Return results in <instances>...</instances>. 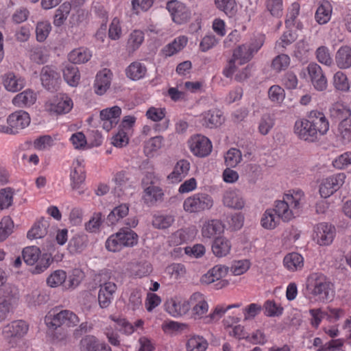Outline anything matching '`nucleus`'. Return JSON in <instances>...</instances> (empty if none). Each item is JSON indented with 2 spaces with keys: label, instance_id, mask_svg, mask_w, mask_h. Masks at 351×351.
Listing matches in <instances>:
<instances>
[{
  "label": "nucleus",
  "instance_id": "41",
  "mask_svg": "<svg viewBox=\"0 0 351 351\" xmlns=\"http://www.w3.org/2000/svg\"><path fill=\"white\" fill-rule=\"evenodd\" d=\"M335 62L339 69L350 68L351 66V47L347 45L341 47L336 53Z\"/></svg>",
  "mask_w": 351,
  "mask_h": 351
},
{
  "label": "nucleus",
  "instance_id": "47",
  "mask_svg": "<svg viewBox=\"0 0 351 351\" xmlns=\"http://www.w3.org/2000/svg\"><path fill=\"white\" fill-rule=\"evenodd\" d=\"M145 35L143 31L134 29L131 32L127 42V50L133 53L137 50L144 41Z\"/></svg>",
  "mask_w": 351,
  "mask_h": 351
},
{
  "label": "nucleus",
  "instance_id": "2",
  "mask_svg": "<svg viewBox=\"0 0 351 351\" xmlns=\"http://www.w3.org/2000/svg\"><path fill=\"white\" fill-rule=\"evenodd\" d=\"M306 288L309 293L322 302L332 300L334 295L333 285L325 276L317 273L308 278Z\"/></svg>",
  "mask_w": 351,
  "mask_h": 351
},
{
  "label": "nucleus",
  "instance_id": "5",
  "mask_svg": "<svg viewBox=\"0 0 351 351\" xmlns=\"http://www.w3.org/2000/svg\"><path fill=\"white\" fill-rule=\"evenodd\" d=\"M213 205V199L210 195L205 193H197L183 202V209L189 213H198L209 210Z\"/></svg>",
  "mask_w": 351,
  "mask_h": 351
},
{
  "label": "nucleus",
  "instance_id": "22",
  "mask_svg": "<svg viewBox=\"0 0 351 351\" xmlns=\"http://www.w3.org/2000/svg\"><path fill=\"white\" fill-rule=\"evenodd\" d=\"M311 122L313 123L315 135L317 141L325 135L329 130V122L324 114L320 111L312 110L310 112Z\"/></svg>",
  "mask_w": 351,
  "mask_h": 351
},
{
  "label": "nucleus",
  "instance_id": "18",
  "mask_svg": "<svg viewBox=\"0 0 351 351\" xmlns=\"http://www.w3.org/2000/svg\"><path fill=\"white\" fill-rule=\"evenodd\" d=\"M121 114V108L117 106L101 110L99 115L103 128L108 132L114 128L119 121Z\"/></svg>",
  "mask_w": 351,
  "mask_h": 351
},
{
  "label": "nucleus",
  "instance_id": "8",
  "mask_svg": "<svg viewBox=\"0 0 351 351\" xmlns=\"http://www.w3.org/2000/svg\"><path fill=\"white\" fill-rule=\"evenodd\" d=\"M346 176L344 173H337L320 180L319 193L326 199L337 191L344 184Z\"/></svg>",
  "mask_w": 351,
  "mask_h": 351
},
{
  "label": "nucleus",
  "instance_id": "64",
  "mask_svg": "<svg viewBox=\"0 0 351 351\" xmlns=\"http://www.w3.org/2000/svg\"><path fill=\"white\" fill-rule=\"evenodd\" d=\"M174 217L171 215H155L152 220L153 226L158 229H166L174 222Z\"/></svg>",
  "mask_w": 351,
  "mask_h": 351
},
{
  "label": "nucleus",
  "instance_id": "54",
  "mask_svg": "<svg viewBox=\"0 0 351 351\" xmlns=\"http://www.w3.org/2000/svg\"><path fill=\"white\" fill-rule=\"evenodd\" d=\"M57 140L56 135H43L34 140V147L40 151L49 150L55 145Z\"/></svg>",
  "mask_w": 351,
  "mask_h": 351
},
{
  "label": "nucleus",
  "instance_id": "38",
  "mask_svg": "<svg viewBox=\"0 0 351 351\" xmlns=\"http://www.w3.org/2000/svg\"><path fill=\"white\" fill-rule=\"evenodd\" d=\"M280 218L273 208L267 209L263 214L261 219V226L267 230H274L279 224Z\"/></svg>",
  "mask_w": 351,
  "mask_h": 351
},
{
  "label": "nucleus",
  "instance_id": "62",
  "mask_svg": "<svg viewBox=\"0 0 351 351\" xmlns=\"http://www.w3.org/2000/svg\"><path fill=\"white\" fill-rule=\"evenodd\" d=\"M14 222L9 216L3 217L0 221V242L5 241L13 232Z\"/></svg>",
  "mask_w": 351,
  "mask_h": 351
},
{
  "label": "nucleus",
  "instance_id": "11",
  "mask_svg": "<svg viewBox=\"0 0 351 351\" xmlns=\"http://www.w3.org/2000/svg\"><path fill=\"white\" fill-rule=\"evenodd\" d=\"M336 235V228L328 223H319L313 229V241L320 246L330 245Z\"/></svg>",
  "mask_w": 351,
  "mask_h": 351
},
{
  "label": "nucleus",
  "instance_id": "46",
  "mask_svg": "<svg viewBox=\"0 0 351 351\" xmlns=\"http://www.w3.org/2000/svg\"><path fill=\"white\" fill-rule=\"evenodd\" d=\"M164 145V138L156 136L149 138L145 143L144 153L147 157H153Z\"/></svg>",
  "mask_w": 351,
  "mask_h": 351
},
{
  "label": "nucleus",
  "instance_id": "45",
  "mask_svg": "<svg viewBox=\"0 0 351 351\" xmlns=\"http://www.w3.org/2000/svg\"><path fill=\"white\" fill-rule=\"evenodd\" d=\"M63 77L66 82L71 86H77L80 80L78 68L73 64H66L63 69Z\"/></svg>",
  "mask_w": 351,
  "mask_h": 351
},
{
  "label": "nucleus",
  "instance_id": "29",
  "mask_svg": "<svg viewBox=\"0 0 351 351\" xmlns=\"http://www.w3.org/2000/svg\"><path fill=\"white\" fill-rule=\"evenodd\" d=\"M83 351H112L105 342L92 335H87L81 340Z\"/></svg>",
  "mask_w": 351,
  "mask_h": 351
},
{
  "label": "nucleus",
  "instance_id": "32",
  "mask_svg": "<svg viewBox=\"0 0 351 351\" xmlns=\"http://www.w3.org/2000/svg\"><path fill=\"white\" fill-rule=\"evenodd\" d=\"M228 271L227 267L221 265H215L201 277L200 281L204 285L213 283L219 278L225 277Z\"/></svg>",
  "mask_w": 351,
  "mask_h": 351
},
{
  "label": "nucleus",
  "instance_id": "27",
  "mask_svg": "<svg viewBox=\"0 0 351 351\" xmlns=\"http://www.w3.org/2000/svg\"><path fill=\"white\" fill-rule=\"evenodd\" d=\"M112 73L107 69L100 71L96 75L94 88L95 92L98 95H104L110 88Z\"/></svg>",
  "mask_w": 351,
  "mask_h": 351
},
{
  "label": "nucleus",
  "instance_id": "12",
  "mask_svg": "<svg viewBox=\"0 0 351 351\" xmlns=\"http://www.w3.org/2000/svg\"><path fill=\"white\" fill-rule=\"evenodd\" d=\"M313 123L311 122L310 113L307 118H302L295 121L293 126V132L300 140L307 142L317 141Z\"/></svg>",
  "mask_w": 351,
  "mask_h": 351
},
{
  "label": "nucleus",
  "instance_id": "43",
  "mask_svg": "<svg viewBox=\"0 0 351 351\" xmlns=\"http://www.w3.org/2000/svg\"><path fill=\"white\" fill-rule=\"evenodd\" d=\"M117 233L123 247H131L138 243V234L130 228H122Z\"/></svg>",
  "mask_w": 351,
  "mask_h": 351
},
{
  "label": "nucleus",
  "instance_id": "55",
  "mask_svg": "<svg viewBox=\"0 0 351 351\" xmlns=\"http://www.w3.org/2000/svg\"><path fill=\"white\" fill-rule=\"evenodd\" d=\"M84 278V273L80 269H74L68 276L64 285L65 289L73 290L77 288Z\"/></svg>",
  "mask_w": 351,
  "mask_h": 351
},
{
  "label": "nucleus",
  "instance_id": "37",
  "mask_svg": "<svg viewBox=\"0 0 351 351\" xmlns=\"http://www.w3.org/2000/svg\"><path fill=\"white\" fill-rule=\"evenodd\" d=\"M240 318L238 317H228L223 319V324L226 328H230L229 335L237 339H248L245 332L244 327L241 325H236L232 328V324L238 323Z\"/></svg>",
  "mask_w": 351,
  "mask_h": 351
},
{
  "label": "nucleus",
  "instance_id": "36",
  "mask_svg": "<svg viewBox=\"0 0 351 351\" xmlns=\"http://www.w3.org/2000/svg\"><path fill=\"white\" fill-rule=\"evenodd\" d=\"M147 71V67L143 63L134 61L125 69V75L129 79L137 81L145 77Z\"/></svg>",
  "mask_w": 351,
  "mask_h": 351
},
{
  "label": "nucleus",
  "instance_id": "44",
  "mask_svg": "<svg viewBox=\"0 0 351 351\" xmlns=\"http://www.w3.org/2000/svg\"><path fill=\"white\" fill-rule=\"evenodd\" d=\"M48 227L49 223L47 220H38L27 232V237L30 240L43 238L47 234Z\"/></svg>",
  "mask_w": 351,
  "mask_h": 351
},
{
  "label": "nucleus",
  "instance_id": "24",
  "mask_svg": "<svg viewBox=\"0 0 351 351\" xmlns=\"http://www.w3.org/2000/svg\"><path fill=\"white\" fill-rule=\"evenodd\" d=\"M43 86L48 90H53L58 84L60 75L51 66H45L40 73Z\"/></svg>",
  "mask_w": 351,
  "mask_h": 351
},
{
  "label": "nucleus",
  "instance_id": "52",
  "mask_svg": "<svg viewBox=\"0 0 351 351\" xmlns=\"http://www.w3.org/2000/svg\"><path fill=\"white\" fill-rule=\"evenodd\" d=\"M52 27L49 21H40L36 25V38L38 42L43 43L49 36Z\"/></svg>",
  "mask_w": 351,
  "mask_h": 351
},
{
  "label": "nucleus",
  "instance_id": "13",
  "mask_svg": "<svg viewBox=\"0 0 351 351\" xmlns=\"http://www.w3.org/2000/svg\"><path fill=\"white\" fill-rule=\"evenodd\" d=\"M189 147L193 155L200 158L209 155L213 148L211 141L207 137L200 134L193 136L190 138Z\"/></svg>",
  "mask_w": 351,
  "mask_h": 351
},
{
  "label": "nucleus",
  "instance_id": "60",
  "mask_svg": "<svg viewBox=\"0 0 351 351\" xmlns=\"http://www.w3.org/2000/svg\"><path fill=\"white\" fill-rule=\"evenodd\" d=\"M207 346L206 340L199 336L191 337L186 343L187 351H205Z\"/></svg>",
  "mask_w": 351,
  "mask_h": 351
},
{
  "label": "nucleus",
  "instance_id": "10",
  "mask_svg": "<svg viewBox=\"0 0 351 351\" xmlns=\"http://www.w3.org/2000/svg\"><path fill=\"white\" fill-rule=\"evenodd\" d=\"M73 106V101L68 95L60 94L48 99L44 108L45 111L51 114H61L70 112Z\"/></svg>",
  "mask_w": 351,
  "mask_h": 351
},
{
  "label": "nucleus",
  "instance_id": "9",
  "mask_svg": "<svg viewBox=\"0 0 351 351\" xmlns=\"http://www.w3.org/2000/svg\"><path fill=\"white\" fill-rule=\"evenodd\" d=\"M29 330V325L23 320H16L5 325L2 330L3 337L12 347L16 346V341L23 338Z\"/></svg>",
  "mask_w": 351,
  "mask_h": 351
},
{
  "label": "nucleus",
  "instance_id": "25",
  "mask_svg": "<svg viewBox=\"0 0 351 351\" xmlns=\"http://www.w3.org/2000/svg\"><path fill=\"white\" fill-rule=\"evenodd\" d=\"M199 121L203 126L214 128L221 125L224 118L220 110L215 109L202 113L199 117Z\"/></svg>",
  "mask_w": 351,
  "mask_h": 351
},
{
  "label": "nucleus",
  "instance_id": "39",
  "mask_svg": "<svg viewBox=\"0 0 351 351\" xmlns=\"http://www.w3.org/2000/svg\"><path fill=\"white\" fill-rule=\"evenodd\" d=\"M230 241L223 237H217L212 245V251L217 257L227 256L231 250Z\"/></svg>",
  "mask_w": 351,
  "mask_h": 351
},
{
  "label": "nucleus",
  "instance_id": "4",
  "mask_svg": "<svg viewBox=\"0 0 351 351\" xmlns=\"http://www.w3.org/2000/svg\"><path fill=\"white\" fill-rule=\"evenodd\" d=\"M160 178L154 172H148L143 180L144 194L143 196L145 204L154 205L157 202L163 199L164 193L162 189L156 185Z\"/></svg>",
  "mask_w": 351,
  "mask_h": 351
},
{
  "label": "nucleus",
  "instance_id": "23",
  "mask_svg": "<svg viewBox=\"0 0 351 351\" xmlns=\"http://www.w3.org/2000/svg\"><path fill=\"white\" fill-rule=\"evenodd\" d=\"M2 83L7 91L16 93L25 87V80L13 72H8L2 76Z\"/></svg>",
  "mask_w": 351,
  "mask_h": 351
},
{
  "label": "nucleus",
  "instance_id": "53",
  "mask_svg": "<svg viewBox=\"0 0 351 351\" xmlns=\"http://www.w3.org/2000/svg\"><path fill=\"white\" fill-rule=\"evenodd\" d=\"M215 4L217 9L230 17L234 16L237 12L235 0H215Z\"/></svg>",
  "mask_w": 351,
  "mask_h": 351
},
{
  "label": "nucleus",
  "instance_id": "7",
  "mask_svg": "<svg viewBox=\"0 0 351 351\" xmlns=\"http://www.w3.org/2000/svg\"><path fill=\"white\" fill-rule=\"evenodd\" d=\"M49 328H56L61 326L73 327L77 325L80 319L76 314L69 310H62L58 313H49L45 318Z\"/></svg>",
  "mask_w": 351,
  "mask_h": 351
},
{
  "label": "nucleus",
  "instance_id": "20",
  "mask_svg": "<svg viewBox=\"0 0 351 351\" xmlns=\"http://www.w3.org/2000/svg\"><path fill=\"white\" fill-rule=\"evenodd\" d=\"M166 311L171 316L178 317L185 315L189 311V300L174 297L167 301Z\"/></svg>",
  "mask_w": 351,
  "mask_h": 351
},
{
  "label": "nucleus",
  "instance_id": "26",
  "mask_svg": "<svg viewBox=\"0 0 351 351\" xmlns=\"http://www.w3.org/2000/svg\"><path fill=\"white\" fill-rule=\"evenodd\" d=\"M190 168L191 164L189 160L181 159L176 162L167 178L171 183H179L188 175Z\"/></svg>",
  "mask_w": 351,
  "mask_h": 351
},
{
  "label": "nucleus",
  "instance_id": "50",
  "mask_svg": "<svg viewBox=\"0 0 351 351\" xmlns=\"http://www.w3.org/2000/svg\"><path fill=\"white\" fill-rule=\"evenodd\" d=\"M71 12V4L63 3L56 10L53 17V25L56 27L62 26L66 20Z\"/></svg>",
  "mask_w": 351,
  "mask_h": 351
},
{
  "label": "nucleus",
  "instance_id": "59",
  "mask_svg": "<svg viewBox=\"0 0 351 351\" xmlns=\"http://www.w3.org/2000/svg\"><path fill=\"white\" fill-rule=\"evenodd\" d=\"M291 62L290 57L285 53H281L276 56L271 62V69L277 73L285 71Z\"/></svg>",
  "mask_w": 351,
  "mask_h": 351
},
{
  "label": "nucleus",
  "instance_id": "58",
  "mask_svg": "<svg viewBox=\"0 0 351 351\" xmlns=\"http://www.w3.org/2000/svg\"><path fill=\"white\" fill-rule=\"evenodd\" d=\"M104 222V217L99 212L94 213L88 221L85 223V229L91 233L98 232Z\"/></svg>",
  "mask_w": 351,
  "mask_h": 351
},
{
  "label": "nucleus",
  "instance_id": "16",
  "mask_svg": "<svg viewBox=\"0 0 351 351\" xmlns=\"http://www.w3.org/2000/svg\"><path fill=\"white\" fill-rule=\"evenodd\" d=\"M307 71L311 83L316 90L324 91L327 88V79L319 64L314 62L310 63L307 66Z\"/></svg>",
  "mask_w": 351,
  "mask_h": 351
},
{
  "label": "nucleus",
  "instance_id": "57",
  "mask_svg": "<svg viewBox=\"0 0 351 351\" xmlns=\"http://www.w3.org/2000/svg\"><path fill=\"white\" fill-rule=\"evenodd\" d=\"M129 213V206L126 204H120L109 213L108 219L112 224H115L120 219L126 217Z\"/></svg>",
  "mask_w": 351,
  "mask_h": 351
},
{
  "label": "nucleus",
  "instance_id": "49",
  "mask_svg": "<svg viewBox=\"0 0 351 351\" xmlns=\"http://www.w3.org/2000/svg\"><path fill=\"white\" fill-rule=\"evenodd\" d=\"M92 57V53L88 49L80 47L75 49L69 54V60L73 64H82L88 62Z\"/></svg>",
  "mask_w": 351,
  "mask_h": 351
},
{
  "label": "nucleus",
  "instance_id": "15",
  "mask_svg": "<svg viewBox=\"0 0 351 351\" xmlns=\"http://www.w3.org/2000/svg\"><path fill=\"white\" fill-rule=\"evenodd\" d=\"M117 290L116 283L112 281H106L99 285L98 303L101 308H106L111 304Z\"/></svg>",
  "mask_w": 351,
  "mask_h": 351
},
{
  "label": "nucleus",
  "instance_id": "33",
  "mask_svg": "<svg viewBox=\"0 0 351 351\" xmlns=\"http://www.w3.org/2000/svg\"><path fill=\"white\" fill-rule=\"evenodd\" d=\"M188 41L189 39L186 36H179L165 45L162 52L165 56L171 57L181 51L186 46Z\"/></svg>",
  "mask_w": 351,
  "mask_h": 351
},
{
  "label": "nucleus",
  "instance_id": "61",
  "mask_svg": "<svg viewBox=\"0 0 351 351\" xmlns=\"http://www.w3.org/2000/svg\"><path fill=\"white\" fill-rule=\"evenodd\" d=\"M275 123L274 117L269 113H265L262 115L258 123V132L262 135H267Z\"/></svg>",
  "mask_w": 351,
  "mask_h": 351
},
{
  "label": "nucleus",
  "instance_id": "35",
  "mask_svg": "<svg viewBox=\"0 0 351 351\" xmlns=\"http://www.w3.org/2000/svg\"><path fill=\"white\" fill-rule=\"evenodd\" d=\"M332 7L330 3L326 0L320 2L315 14V19L319 25L328 23L331 19Z\"/></svg>",
  "mask_w": 351,
  "mask_h": 351
},
{
  "label": "nucleus",
  "instance_id": "3",
  "mask_svg": "<svg viewBox=\"0 0 351 351\" xmlns=\"http://www.w3.org/2000/svg\"><path fill=\"white\" fill-rule=\"evenodd\" d=\"M25 263L29 265H36L33 273L40 274L46 270L51 263L52 258L47 253L41 254L40 249L36 246L25 247L22 252Z\"/></svg>",
  "mask_w": 351,
  "mask_h": 351
},
{
  "label": "nucleus",
  "instance_id": "19",
  "mask_svg": "<svg viewBox=\"0 0 351 351\" xmlns=\"http://www.w3.org/2000/svg\"><path fill=\"white\" fill-rule=\"evenodd\" d=\"M189 304L195 318L203 317L209 308L206 297L199 292L193 293L190 296Z\"/></svg>",
  "mask_w": 351,
  "mask_h": 351
},
{
  "label": "nucleus",
  "instance_id": "56",
  "mask_svg": "<svg viewBox=\"0 0 351 351\" xmlns=\"http://www.w3.org/2000/svg\"><path fill=\"white\" fill-rule=\"evenodd\" d=\"M332 83L335 88L342 92H348L350 90V84L347 75L341 72L337 71L333 76Z\"/></svg>",
  "mask_w": 351,
  "mask_h": 351
},
{
  "label": "nucleus",
  "instance_id": "42",
  "mask_svg": "<svg viewBox=\"0 0 351 351\" xmlns=\"http://www.w3.org/2000/svg\"><path fill=\"white\" fill-rule=\"evenodd\" d=\"M283 264L289 271H298L304 266V258L297 252L289 253L285 256Z\"/></svg>",
  "mask_w": 351,
  "mask_h": 351
},
{
  "label": "nucleus",
  "instance_id": "34",
  "mask_svg": "<svg viewBox=\"0 0 351 351\" xmlns=\"http://www.w3.org/2000/svg\"><path fill=\"white\" fill-rule=\"evenodd\" d=\"M142 291L138 289L130 291L127 298L124 300L125 307L128 311H136L143 308Z\"/></svg>",
  "mask_w": 351,
  "mask_h": 351
},
{
  "label": "nucleus",
  "instance_id": "14",
  "mask_svg": "<svg viewBox=\"0 0 351 351\" xmlns=\"http://www.w3.org/2000/svg\"><path fill=\"white\" fill-rule=\"evenodd\" d=\"M167 9L171 14L173 22L182 24L191 17L190 10L182 3L177 1H170L167 3Z\"/></svg>",
  "mask_w": 351,
  "mask_h": 351
},
{
  "label": "nucleus",
  "instance_id": "6",
  "mask_svg": "<svg viewBox=\"0 0 351 351\" xmlns=\"http://www.w3.org/2000/svg\"><path fill=\"white\" fill-rule=\"evenodd\" d=\"M31 121L29 114L24 110L16 111L6 119L8 127L0 125V131L5 134H16L27 128Z\"/></svg>",
  "mask_w": 351,
  "mask_h": 351
},
{
  "label": "nucleus",
  "instance_id": "1",
  "mask_svg": "<svg viewBox=\"0 0 351 351\" xmlns=\"http://www.w3.org/2000/svg\"><path fill=\"white\" fill-rule=\"evenodd\" d=\"M265 36L263 34L254 35L249 42L239 45L232 52V56L223 70V74L228 78L237 71V64L249 62L263 46Z\"/></svg>",
  "mask_w": 351,
  "mask_h": 351
},
{
  "label": "nucleus",
  "instance_id": "63",
  "mask_svg": "<svg viewBox=\"0 0 351 351\" xmlns=\"http://www.w3.org/2000/svg\"><path fill=\"white\" fill-rule=\"evenodd\" d=\"M266 10L276 18H280L283 14V0H266Z\"/></svg>",
  "mask_w": 351,
  "mask_h": 351
},
{
  "label": "nucleus",
  "instance_id": "30",
  "mask_svg": "<svg viewBox=\"0 0 351 351\" xmlns=\"http://www.w3.org/2000/svg\"><path fill=\"white\" fill-rule=\"evenodd\" d=\"M37 99L36 93L31 90L26 89L16 95L12 100V104L18 108L29 107L35 104Z\"/></svg>",
  "mask_w": 351,
  "mask_h": 351
},
{
  "label": "nucleus",
  "instance_id": "28",
  "mask_svg": "<svg viewBox=\"0 0 351 351\" xmlns=\"http://www.w3.org/2000/svg\"><path fill=\"white\" fill-rule=\"evenodd\" d=\"M223 223L217 219H208L203 222L201 229L202 236L205 239H211L223 232Z\"/></svg>",
  "mask_w": 351,
  "mask_h": 351
},
{
  "label": "nucleus",
  "instance_id": "21",
  "mask_svg": "<svg viewBox=\"0 0 351 351\" xmlns=\"http://www.w3.org/2000/svg\"><path fill=\"white\" fill-rule=\"evenodd\" d=\"M85 170L83 165V161L80 159H76L73 162L70 179L71 185L73 189L79 191L81 193V185L85 180Z\"/></svg>",
  "mask_w": 351,
  "mask_h": 351
},
{
  "label": "nucleus",
  "instance_id": "31",
  "mask_svg": "<svg viewBox=\"0 0 351 351\" xmlns=\"http://www.w3.org/2000/svg\"><path fill=\"white\" fill-rule=\"evenodd\" d=\"M282 199L298 213L304 202V193L300 189L290 190L283 195Z\"/></svg>",
  "mask_w": 351,
  "mask_h": 351
},
{
  "label": "nucleus",
  "instance_id": "51",
  "mask_svg": "<svg viewBox=\"0 0 351 351\" xmlns=\"http://www.w3.org/2000/svg\"><path fill=\"white\" fill-rule=\"evenodd\" d=\"M67 275L62 269H57L53 271L47 278V284L49 287L56 288L66 283Z\"/></svg>",
  "mask_w": 351,
  "mask_h": 351
},
{
  "label": "nucleus",
  "instance_id": "40",
  "mask_svg": "<svg viewBox=\"0 0 351 351\" xmlns=\"http://www.w3.org/2000/svg\"><path fill=\"white\" fill-rule=\"evenodd\" d=\"M274 209L279 217L284 221H289L298 214L283 199L276 201L275 208Z\"/></svg>",
  "mask_w": 351,
  "mask_h": 351
},
{
  "label": "nucleus",
  "instance_id": "17",
  "mask_svg": "<svg viewBox=\"0 0 351 351\" xmlns=\"http://www.w3.org/2000/svg\"><path fill=\"white\" fill-rule=\"evenodd\" d=\"M223 204L234 210H242L245 206V199L242 193L236 189L224 191L222 197Z\"/></svg>",
  "mask_w": 351,
  "mask_h": 351
},
{
  "label": "nucleus",
  "instance_id": "48",
  "mask_svg": "<svg viewBox=\"0 0 351 351\" xmlns=\"http://www.w3.org/2000/svg\"><path fill=\"white\" fill-rule=\"evenodd\" d=\"M330 112L332 117L342 121L348 120V118L351 116L350 108L343 103L339 101L332 104Z\"/></svg>",
  "mask_w": 351,
  "mask_h": 351
}]
</instances>
